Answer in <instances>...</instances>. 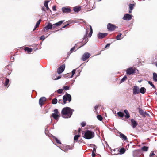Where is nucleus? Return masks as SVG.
<instances>
[{"label":"nucleus","mask_w":157,"mask_h":157,"mask_svg":"<svg viewBox=\"0 0 157 157\" xmlns=\"http://www.w3.org/2000/svg\"><path fill=\"white\" fill-rule=\"evenodd\" d=\"M74 110L69 107L63 108L61 112L62 117L64 118H68L71 117Z\"/></svg>","instance_id":"1"},{"label":"nucleus","mask_w":157,"mask_h":157,"mask_svg":"<svg viewBox=\"0 0 157 157\" xmlns=\"http://www.w3.org/2000/svg\"><path fill=\"white\" fill-rule=\"evenodd\" d=\"M94 133L91 131L87 130L84 133L83 137L87 139L92 138L94 137Z\"/></svg>","instance_id":"2"},{"label":"nucleus","mask_w":157,"mask_h":157,"mask_svg":"<svg viewBox=\"0 0 157 157\" xmlns=\"http://www.w3.org/2000/svg\"><path fill=\"white\" fill-rule=\"evenodd\" d=\"M63 104H65L66 103V102L67 101H68L69 103L71 101V97L70 94L67 93H66V94L63 96Z\"/></svg>","instance_id":"3"},{"label":"nucleus","mask_w":157,"mask_h":157,"mask_svg":"<svg viewBox=\"0 0 157 157\" xmlns=\"http://www.w3.org/2000/svg\"><path fill=\"white\" fill-rule=\"evenodd\" d=\"M54 113H52V117L55 120H58L59 118L60 117V115L58 114L59 113L58 109H55L54 110Z\"/></svg>","instance_id":"4"},{"label":"nucleus","mask_w":157,"mask_h":157,"mask_svg":"<svg viewBox=\"0 0 157 157\" xmlns=\"http://www.w3.org/2000/svg\"><path fill=\"white\" fill-rule=\"evenodd\" d=\"M116 27V26L110 23H108L107 25V28L108 30L111 31H114Z\"/></svg>","instance_id":"5"},{"label":"nucleus","mask_w":157,"mask_h":157,"mask_svg":"<svg viewBox=\"0 0 157 157\" xmlns=\"http://www.w3.org/2000/svg\"><path fill=\"white\" fill-rule=\"evenodd\" d=\"M136 70H138L136 68H133L132 67H130L127 69L126 70V73L128 75H131L134 73Z\"/></svg>","instance_id":"6"},{"label":"nucleus","mask_w":157,"mask_h":157,"mask_svg":"<svg viewBox=\"0 0 157 157\" xmlns=\"http://www.w3.org/2000/svg\"><path fill=\"white\" fill-rule=\"evenodd\" d=\"M141 154L140 150H135L133 151V157H140Z\"/></svg>","instance_id":"7"},{"label":"nucleus","mask_w":157,"mask_h":157,"mask_svg":"<svg viewBox=\"0 0 157 157\" xmlns=\"http://www.w3.org/2000/svg\"><path fill=\"white\" fill-rule=\"evenodd\" d=\"M80 10H62V13H63L69 14V16H71L70 14H73L78 13Z\"/></svg>","instance_id":"8"},{"label":"nucleus","mask_w":157,"mask_h":157,"mask_svg":"<svg viewBox=\"0 0 157 157\" xmlns=\"http://www.w3.org/2000/svg\"><path fill=\"white\" fill-rule=\"evenodd\" d=\"M90 56V53L88 52H85L82 55L81 60L84 61L86 60Z\"/></svg>","instance_id":"9"},{"label":"nucleus","mask_w":157,"mask_h":157,"mask_svg":"<svg viewBox=\"0 0 157 157\" xmlns=\"http://www.w3.org/2000/svg\"><path fill=\"white\" fill-rule=\"evenodd\" d=\"M108 34L107 33L99 32L97 35V37L99 39H102L106 36Z\"/></svg>","instance_id":"10"},{"label":"nucleus","mask_w":157,"mask_h":157,"mask_svg":"<svg viewBox=\"0 0 157 157\" xmlns=\"http://www.w3.org/2000/svg\"><path fill=\"white\" fill-rule=\"evenodd\" d=\"M65 68V65L63 64L59 67L57 70V72L58 74H60L63 72Z\"/></svg>","instance_id":"11"},{"label":"nucleus","mask_w":157,"mask_h":157,"mask_svg":"<svg viewBox=\"0 0 157 157\" xmlns=\"http://www.w3.org/2000/svg\"><path fill=\"white\" fill-rule=\"evenodd\" d=\"M52 28V24L49 22L48 23L47 25L44 28V32L47 31L49 29H51Z\"/></svg>","instance_id":"12"},{"label":"nucleus","mask_w":157,"mask_h":157,"mask_svg":"<svg viewBox=\"0 0 157 157\" xmlns=\"http://www.w3.org/2000/svg\"><path fill=\"white\" fill-rule=\"evenodd\" d=\"M139 88V87L137 86H133V93L134 95H136L140 93Z\"/></svg>","instance_id":"13"},{"label":"nucleus","mask_w":157,"mask_h":157,"mask_svg":"<svg viewBox=\"0 0 157 157\" xmlns=\"http://www.w3.org/2000/svg\"><path fill=\"white\" fill-rule=\"evenodd\" d=\"M132 16L128 14H125L124 15L123 19L126 21H129L132 18Z\"/></svg>","instance_id":"14"},{"label":"nucleus","mask_w":157,"mask_h":157,"mask_svg":"<svg viewBox=\"0 0 157 157\" xmlns=\"http://www.w3.org/2000/svg\"><path fill=\"white\" fill-rule=\"evenodd\" d=\"M131 125L133 128H135L138 125L137 122L133 119H131Z\"/></svg>","instance_id":"15"},{"label":"nucleus","mask_w":157,"mask_h":157,"mask_svg":"<svg viewBox=\"0 0 157 157\" xmlns=\"http://www.w3.org/2000/svg\"><path fill=\"white\" fill-rule=\"evenodd\" d=\"M46 98L44 97H42L40 98L39 100V104L41 106L43 105L44 101H46Z\"/></svg>","instance_id":"16"},{"label":"nucleus","mask_w":157,"mask_h":157,"mask_svg":"<svg viewBox=\"0 0 157 157\" xmlns=\"http://www.w3.org/2000/svg\"><path fill=\"white\" fill-rule=\"evenodd\" d=\"M119 134L120 135V137L123 140H127L128 139L127 137L126 136L124 135V134L121 133L120 132H119Z\"/></svg>","instance_id":"17"},{"label":"nucleus","mask_w":157,"mask_h":157,"mask_svg":"<svg viewBox=\"0 0 157 157\" xmlns=\"http://www.w3.org/2000/svg\"><path fill=\"white\" fill-rule=\"evenodd\" d=\"M124 113L125 114V118H128L130 117V116L128 111L126 109H125L124 110Z\"/></svg>","instance_id":"18"},{"label":"nucleus","mask_w":157,"mask_h":157,"mask_svg":"<svg viewBox=\"0 0 157 157\" xmlns=\"http://www.w3.org/2000/svg\"><path fill=\"white\" fill-rule=\"evenodd\" d=\"M153 80L155 82H157V74L153 73Z\"/></svg>","instance_id":"19"},{"label":"nucleus","mask_w":157,"mask_h":157,"mask_svg":"<svg viewBox=\"0 0 157 157\" xmlns=\"http://www.w3.org/2000/svg\"><path fill=\"white\" fill-rule=\"evenodd\" d=\"M146 91V89L144 87H141L139 90L140 92L142 94H144Z\"/></svg>","instance_id":"20"},{"label":"nucleus","mask_w":157,"mask_h":157,"mask_svg":"<svg viewBox=\"0 0 157 157\" xmlns=\"http://www.w3.org/2000/svg\"><path fill=\"white\" fill-rule=\"evenodd\" d=\"M88 31H89V29H86L85 34L84 36L83 41L84 40H85V38H86V39L87 38V35L88 34Z\"/></svg>","instance_id":"21"},{"label":"nucleus","mask_w":157,"mask_h":157,"mask_svg":"<svg viewBox=\"0 0 157 157\" xmlns=\"http://www.w3.org/2000/svg\"><path fill=\"white\" fill-rule=\"evenodd\" d=\"M148 147L144 146L142 147L141 150L144 151H147L148 149Z\"/></svg>","instance_id":"22"},{"label":"nucleus","mask_w":157,"mask_h":157,"mask_svg":"<svg viewBox=\"0 0 157 157\" xmlns=\"http://www.w3.org/2000/svg\"><path fill=\"white\" fill-rule=\"evenodd\" d=\"M49 2V1H46L44 3V6L46 8L47 10L49 9V8L48 6V4Z\"/></svg>","instance_id":"23"},{"label":"nucleus","mask_w":157,"mask_h":157,"mask_svg":"<svg viewBox=\"0 0 157 157\" xmlns=\"http://www.w3.org/2000/svg\"><path fill=\"white\" fill-rule=\"evenodd\" d=\"M24 50L25 51H27V52L28 53H29L31 52L32 51V48H29L28 47H25L24 49Z\"/></svg>","instance_id":"24"},{"label":"nucleus","mask_w":157,"mask_h":157,"mask_svg":"<svg viewBox=\"0 0 157 157\" xmlns=\"http://www.w3.org/2000/svg\"><path fill=\"white\" fill-rule=\"evenodd\" d=\"M64 21V20L63 21H60L58 22H57L56 23H55V25H56V26H58L60 25H61Z\"/></svg>","instance_id":"25"},{"label":"nucleus","mask_w":157,"mask_h":157,"mask_svg":"<svg viewBox=\"0 0 157 157\" xmlns=\"http://www.w3.org/2000/svg\"><path fill=\"white\" fill-rule=\"evenodd\" d=\"M117 114L119 116L121 117H123L124 115V113L123 112L121 111L118 112L117 113Z\"/></svg>","instance_id":"26"},{"label":"nucleus","mask_w":157,"mask_h":157,"mask_svg":"<svg viewBox=\"0 0 157 157\" xmlns=\"http://www.w3.org/2000/svg\"><path fill=\"white\" fill-rule=\"evenodd\" d=\"M135 6V5L134 4H130L129 5V10H132L134 7Z\"/></svg>","instance_id":"27"},{"label":"nucleus","mask_w":157,"mask_h":157,"mask_svg":"<svg viewBox=\"0 0 157 157\" xmlns=\"http://www.w3.org/2000/svg\"><path fill=\"white\" fill-rule=\"evenodd\" d=\"M122 34L121 33H120L118 34L117 35V36L116 37V39L117 40H121V38H120V37H121V35Z\"/></svg>","instance_id":"28"},{"label":"nucleus","mask_w":157,"mask_h":157,"mask_svg":"<svg viewBox=\"0 0 157 157\" xmlns=\"http://www.w3.org/2000/svg\"><path fill=\"white\" fill-rule=\"evenodd\" d=\"M90 31L89 33V37H90L92 35V34L93 33V30H92V27L90 25Z\"/></svg>","instance_id":"29"},{"label":"nucleus","mask_w":157,"mask_h":157,"mask_svg":"<svg viewBox=\"0 0 157 157\" xmlns=\"http://www.w3.org/2000/svg\"><path fill=\"white\" fill-rule=\"evenodd\" d=\"M125 151L124 148H122L120 149L119 152L121 154H122L125 153Z\"/></svg>","instance_id":"30"},{"label":"nucleus","mask_w":157,"mask_h":157,"mask_svg":"<svg viewBox=\"0 0 157 157\" xmlns=\"http://www.w3.org/2000/svg\"><path fill=\"white\" fill-rule=\"evenodd\" d=\"M139 113L142 116L144 115V111L143 110L140 108H139Z\"/></svg>","instance_id":"31"},{"label":"nucleus","mask_w":157,"mask_h":157,"mask_svg":"<svg viewBox=\"0 0 157 157\" xmlns=\"http://www.w3.org/2000/svg\"><path fill=\"white\" fill-rule=\"evenodd\" d=\"M58 102L56 98L53 99L52 101V103L53 104H56Z\"/></svg>","instance_id":"32"},{"label":"nucleus","mask_w":157,"mask_h":157,"mask_svg":"<svg viewBox=\"0 0 157 157\" xmlns=\"http://www.w3.org/2000/svg\"><path fill=\"white\" fill-rule=\"evenodd\" d=\"M88 38H86V39L85 38V40L83 41H84V42H83L84 43V44L80 46V47H79V48H78L77 49H78L79 48L82 47L84 45H85V44H86L88 42Z\"/></svg>","instance_id":"33"},{"label":"nucleus","mask_w":157,"mask_h":157,"mask_svg":"<svg viewBox=\"0 0 157 157\" xmlns=\"http://www.w3.org/2000/svg\"><path fill=\"white\" fill-rule=\"evenodd\" d=\"M81 6H78L74 7L73 8V10H81Z\"/></svg>","instance_id":"34"},{"label":"nucleus","mask_w":157,"mask_h":157,"mask_svg":"<svg viewBox=\"0 0 157 157\" xmlns=\"http://www.w3.org/2000/svg\"><path fill=\"white\" fill-rule=\"evenodd\" d=\"M80 137L79 135H75L74 138V140L75 141H77L78 140V139L79 137Z\"/></svg>","instance_id":"35"},{"label":"nucleus","mask_w":157,"mask_h":157,"mask_svg":"<svg viewBox=\"0 0 157 157\" xmlns=\"http://www.w3.org/2000/svg\"><path fill=\"white\" fill-rule=\"evenodd\" d=\"M127 78V77L126 76H124L121 80L120 83H121L124 82Z\"/></svg>","instance_id":"36"},{"label":"nucleus","mask_w":157,"mask_h":157,"mask_svg":"<svg viewBox=\"0 0 157 157\" xmlns=\"http://www.w3.org/2000/svg\"><path fill=\"white\" fill-rule=\"evenodd\" d=\"M97 119L100 121H102L103 119L102 117L100 115H98L97 116Z\"/></svg>","instance_id":"37"},{"label":"nucleus","mask_w":157,"mask_h":157,"mask_svg":"<svg viewBox=\"0 0 157 157\" xmlns=\"http://www.w3.org/2000/svg\"><path fill=\"white\" fill-rule=\"evenodd\" d=\"M148 83L151 86H152V87L154 88V89H156L155 88V86L152 83V82L150 81H148Z\"/></svg>","instance_id":"38"},{"label":"nucleus","mask_w":157,"mask_h":157,"mask_svg":"<svg viewBox=\"0 0 157 157\" xmlns=\"http://www.w3.org/2000/svg\"><path fill=\"white\" fill-rule=\"evenodd\" d=\"M9 80L8 78H6L5 81V83L4 84L5 86H6L9 83Z\"/></svg>","instance_id":"39"},{"label":"nucleus","mask_w":157,"mask_h":157,"mask_svg":"<svg viewBox=\"0 0 157 157\" xmlns=\"http://www.w3.org/2000/svg\"><path fill=\"white\" fill-rule=\"evenodd\" d=\"M63 90V89H60L57 90V92L59 94H62Z\"/></svg>","instance_id":"40"},{"label":"nucleus","mask_w":157,"mask_h":157,"mask_svg":"<svg viewBox=\"0 0 157 157\" xmlns=\"http://www.w3.org/2000/svg\"><path fill=\"white\" fill-rule=\"evenodd\" d=\"M76 70L75 69H74L72 71L71 73H72V75H71L70 77V78H72L73 77V75L75 74V72Z\"/></svg>","instance_id":"41"},{"label":"nucleus","mask_w":157,"mask_h":157,"mask_svg":"<svg viewBox=\"0 0 157 157\" xmlns=\"http://www.w3.org/2000/svg\"><path fill=\"white\" fill-rule=\"evenodd\" d=\"M54 138L55 139L57 143L60 144H61V142L59 140H58L57 138H56L55 137H54Z\"/></svg>","instance_id":"42"},{"label":"nucleus","mask_w":157,"mask_h":157,"mask_svg":"<svg viewBox=\"0 0 157 157\" xmlns=\"http://www.w3.org/2000/svg\"><path fill=\"white\" fill-rule=\"evenodd\" d=\"M41 19L39 20L36 22L35 26H36V27H38L39 25L40 24V23L41 22Z\"/></svg>","instance_id":"43"},{"label":"nucleus","mask_w":157,"mask_h":157,"mask_svg":"<svg viewBox=\"0 0 157 157\" xmlns=\"http://www.w3.org/2000/svg\"><path fill=\"white\" fill-rule=\"evenodd\" d=\"M62 10H71L70 7H63L62 8Z\"/></svg>","instance_id":"44"},{"label":"nucleus","mask_w":157,"mask_h":157,"mask_svg":"<svg viewBox=\"0 0 157 157\" xmlns=\"http://www.w3.org/2000/svg\"><path fill=\"white\" fill-rule=\"evenodd\" d=\"M63 88L66 90H67L69 89L70 87L68 86H63Z\"/></svg>","instance_id":"45"},{"label":"nucleus","mask_w":157,"mask_h":157,"mask_svg":"<svg viewBox=\"0 0 157 157\" xmlns=\"http://www.w3.org/2000/svg\"><path fill=\"white\" fill-rule=\"evenodd\" d=\"M76 45H77V44H75V45L72 48L71 50H70V51L71 52H73L74 50V49H75V46H76Z\"/></svg>","instance_id":"46"},{"label":"nucleus","mask_w":157,"mask_h":157,"mask_svg":"<svg viewBox=\"0 0 157 157\" xmlns=\"http://www.w3.org/2000/svg\"><path fill=\"white\" fill-rule=\"evenodd\" d=\"M86 123L84 122H83L81 123V125L82 127H84L86 126Z\"/></svg>","instance_id":"47"},{"label":"nucleus","mask_w":157,"mask_h":157,"mask_svg":"<svg viewBox=\"0 0 157 157\" xmlns=\"http://www.w3.org/2000/svg\"><path fill=\"white\" fill-rule=\"evenodd\" d=\"M58 103L59 104H64L63 102V99H59L58 101Z\"/></svg>","instance_id":"48"},{"label":"nucleus","mask_w":157,"mask_h":157,"mask_svg":"<svg viewBox=\"0 0 157 157\" xmlns=\"http://www.w3.org/2000/svg\"><path fill=\"white\" fill-rule=\"evenodd\" d=\"M45 38L44 35H42L40 37V39L44 40L45 39Z\"/></svg>","instance_id":"49"},{"label":"nucleus","mask_w":157,"mask_h":157,"mask_svg":"<svg viewBox=\"0 0 157 157\" xmlns=\"http://www.w3.org/2000/svg\"><path fill=\"white\" fill-rule=\"evenodd\" d=\"M61 77L60 76H58L56 78H53V79L55 80H56L59 79Z\"/></svg>","instance_id":"50"},{"label":"nucleus","mask_w":157,"mask_h":157,"mask_svg":"<svg viewBox=\"0 0 157 157\" xmlns=\"http://www.w3.org/2000/svg\"><path fill=\"white\" fill-rule=\"evenodd\" d=\"M155 155L153 152H152L151 154H150L149 155V157H152L153 155Z\"/></svg>","instance_id":"51"},{"label":"nucleus","mask_w":157,"mask_h":157,"mask_svg":"<svg viewBox=\"0 0 157 157\" xmlns=\"http://www.w3.org/2000/svg\"><path fill=\"white\" fill-rule=\"evenodd\" d=\"M110 43H108L105 46V48H107V47H109L110 46Z\"/></svg>","instance_id":"52"},{"label":"nucleus","mask_w":157,"mask_h":157,"mask_svg":"<svg viewBox=\"0 0 157 157\" xmlns=\"http://www.w3.org/2000/svg\"><path fill=\"white\" fill-rule=\"evenodd\" d=\"M92 157H94L95 156V152H92Z\"/></svg>","instance_id":"53"},{"label":"nucleus","mask_w":157,"mask_h":157,"mask_svg":"<svg viewBox=\"0 0 157 157\" xmlns=\"http://www.w3.org/2000/svg\"><path fill=\"white\" fill-rule=\"evenodd\" d=\"M98 105H96L95 106V107H94V109H95V111H94L95 112L96 111L97 109L98 108Z\"/></svg>","instance_id":"54"},{"label":"nucleus","mask_w":157,"mask_h":157,"mask_svg":"<svg viewBox=\"0 0 157 157\" xmlns=\"http://www.w3.org/2000/svg\"><path fill=\"white\" fill-rule=\"evenodd\" d=\"M96 147H94L92 151V152H95L96 151Z\"/></svg>","instance_id":"55"},{"label":"nucleus","mask_w":157,"mask_h":157,"mask_svg":"<svg viewBox=\"0 0 157 157\" xmlns=\"http://www.w3.org/2000/svg\"><path fill=\"white\" fill-rule=\"evenodd\" d=\"M145 115H149L147 112H144V116H145Z\"/></svg>","instance_id":"56"},{"label":"nucleus","mask_w":157,"mask_h":157,"mask_svg":"<svg viewBox=\"0 0 157 157\" xmlns=\"http://www.w3.org/2000/svg\"><path fill=\"white\" fill-rule=\"evenodd\" d=\"M56 27H57V26H56V25H55V24H53V25H52V28H56Z\"/></svg>","instance_id":"57"},{"label":"nucleus","mask_w":157,"mask_h":157,"mask_svg":"<svg viewBox=\"0 0 157 157\" xmlns=\"http://www.w3.org/2000/svg\"><path fill=\"white\" fill-rule=\"evenodd\" d=\"M69 25V24H67L66 25H64L63 27L62 28H65L67 26H68V25Z\"/></svg>","instance_id":"58"},{"label":"nucleus","mask_w":157,"mask_h":157,"mask_svg":"<svg viewBox=\"0 0 157 157\" xmlns=\"http://www.w3.org/2000/svg\"><path fill=\"white\" fill-rule=\"evenodd\" d=\"M69 74H71L69 73V74H68L66 75V77H67L68 78H70V77L71 76H69Z\"/></svg>","instance_id":"59"},{"label":"nucleus","mask_w":157,"mask_h":157,"mask_svg":"<svg viewBox=\"0 0 157 157\" xmlns=\"http://www.w3.org/2000/svg\"><path fill=\"white\" fill-rule=\"evenodd\" d=\"M52 10H56V6H54L52 7Z\"/></svg>","instance_id":"60"},{"label":"nucleus","mask_w":157,"mask_h":157,"mask_svg":"<svg viewBox=\"0 0 157 157\" xmlns=\"http://www.w3.org/2000/svg\"><path fill=\"white\" fill-rule=\"evenodd\" d=\"M48 132V130L46 129H45V133L46 134H47V133Z\"/></svg>","instance_id":"61"},{"label":"nucleus","mask_w":157,"mask_h":157,"mask_svg":"<svg viewBox=\"0 0 157 157\" xmlns=\"http://www.w3.org/2000/svg\"><path fill=\"white\" fill-rule=\"evenodd\" d=\"M38 27H36V26H35L34 28V29H33V31H34L35 30H36V28H37Z\"/></svg>","instance_id":"62"},{"label":"nucleus","mask_w":157,"mask_h":157,"mask_svg":"<svg viewBox=\"0 0 157 157\" xmlns=\"http://www.w3.org/2000/svg\"><path fill=\"white\" fill-rule=\"evenodd\" d=\"M142 81V80H139L138 82L139 83H140Z\"/></svg>","instance_id":"63"},{"label":"nucleus","mask_w":157,"mask_h":157,"mask_svg":"<svg viewBox=\"0 0 157 157\" xmlns=\"http://www.w3.org/2000/svg\"><path fill=\"white\" fill-rule=\"evenodd\" d=\"M132 10H129V13H131L132 12Z\"/></svg>","instance_id":"64"}]
</instances>
